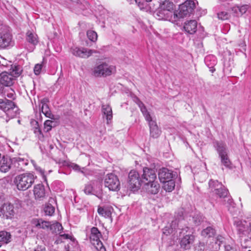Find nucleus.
<instances>
[{
    "mask_svg": "<svg viewBox=\"0 0 251 251\" xmlns=\"http://www.w3.org/2000/svg\"><path fill=\"white\" fill-rule=\"evenodd\" d=\"M192 220L195 226H198L202 221V218L200 215H196L192 217Z\"/></svg>",
    "mask_w": 251,
    "mask_h": 251,
    "instance_id": "ea45409f",
    "label": "nucleus"
},
{
    "mask_svg": "<svg viewBox=\"0 0 251 251\" xmlns=\"http://www.w3.org/2000/svg\"><path fill=\"white\" fill-rule=\"evenodd\" d=\"M98 212L100 215L105 218H110L111 215V210L108 207H99L98 209Z\"/></svg>",
    "mask_w": 251,
    "mask_h": 251,
    "instance_id": "473e14b6",
    "label": "nucleus"
},
{
    "mask_svg": "<svg viewBox=\"0 0 251 251\" xmlns=\"http://www.w3.org/2000/svg\"><path fill=\"white\" fill-rule=\"evenodd\" d=\"M19 109L14 102L13 106L10 107L9 109H8L5 113L6 115L9 118V119L14 118L19 115Z\"/></svg>",
    "mask_w": 251,
    "mask_h": 251,
    "instance_id": "c756f323",
    "label": "nucleus"
},
{
    "mask_svg": "<svg viewBox=\"0 0 251 251\" xmlns=\"http://www.w3.org/2000/svg\"><path fill=\"white\" fill-rule=\"evenodd\" d=\"M54 227L55 229H57L58 231L60 232L63 229V227L59 223H56L51 226V228Z\"/></svg>",
    "mask_w": 251,
    "mask_h": 251,
    "instance_id": "09e8293b",
    "label": "nucleus"
},
{
    "mask_svg": "<svg viewBox=\"0 0 251 251\" xmlns=\"http://www.w3.org/2000/svg\"><path fill=\"white\" fill-rule=\"evenodd\" d=\"M152 182L145 183L143 189L147 193L154 195L159 192L160 185L156 180Z\"/></svg>",
    "mask_w": 251,
    "mask_h": 251,
    "instance_id": "a211bd4d",
    "label": "nucleus"
},
{
    "mask_svg": "<svg viewBox=\"0 0 251 251\" xmlns=\"http://www.w3.org/2000/svg\"><path fill=\"white\" fill-rule=\"evenodd\" d=\"M104 184L110 191H117L120 190V183L119 178L114 174L110 173L105 176Z\"/></svg>",
    "mask_w": 251,
    "mask_h": 251,
    "instance_id": "1a4fd4ad",
    "label": "nucleus"
},
{
    "mask_svg": "<svg viewBox=\"0 0 251 251\" xmlns=\"http://www.w3.org/2000/svg\"><path fill=\"white\" fill-rule=\"evenodd\" d=\"M44 212L46 215L51 216L54 212V207L50 204L48 203L44 207Z\"/></svg>",
    "mask_w": 251,
    "mask_h": 251,
    "instance_id": "4c0bfd02",
    "label": "nucleus"
},
{
    "mask_svg": "<svg viewBox=\"0 0 251 251\" xmlns=\"http://www.w3.org/2000/svg\"><path fill=\"white\" fill-rule=\"evenodd\" d=\"M173 172L167 168H163L159 170L158 177L161 182H164L169 180H172Z\"/></svg>",
    "mask_w": 251,
    "mask_h": 251,
    "instance_id": "6ab92c4d",
    "label": "nucleus"
},
{
    "mask_svg": "<svg viewBox=\"0 0 251 251\" xmlns=\"http://www.w3.org/2000/svg\"><path fill=\"white\" fill-rule=\"evenodd\" d=\"M136 103L139 107L146 120L148 122L150 128L151 136L154 138H157L160 134V130L158 129L156 121L152 120L146 107L139 99L136 98Z\"/></svg>",
    "mask_w": 251,
    "mask_h": 251,
    "instance_id": "f03ea898",
    "label": "nucleus"
},
{
    "mask_svg": "<svg viewBox=\"0 0 251 251\" xmlns=\"http://www.w3.org/2000/svg\"><path fill=\"white\" fill-rule=\"evenodd\" d=\"M47 117L51 119H54V115L51 114L50 110L48 111H45V113H43Z\"/></svg>",
    "mask_w": 251,
    "mask_h": 251,
    "instance_id": "603ef678",
    "label": "nucleus"
},
{
    "mask_svg": "<svg viewBox=\"0 0 251 251\" xmlns=\"http://www.w3.org/2000/svg\"><path fill=\"white\" fill-rule=\"evenodd\" d=\"M28 164L27 159L21 157L12 158V170L20 172L25 171Z\"/></svg>",
    "mask_w": 251,
    "mask_h": 251,
    "instance_id": "f8f14e48",
    "label": "nucleus"
},
{
    "mask_svg": "<svg viewBox=\"0 0 251 251\" xmlns=\"http://www.w3.org/2000/svg\"><path fill=\"white\" fill-rule=\"evenodd\" d=\"M194 240V236L193 235H186L184 236L181 240L180 246L185 250L189 249Z\"/></svg>",
    "mask_w": 251,
    "mask_h": 251,
    "instance_id": "5701e85b",
    "label": "nucleus"
},
{
    "mask_svg": "<svg viewBox=\"0 0 251 251\" xmlns=\"http://www.w3.org/2000/svg\"><path fill=\"white\" fill-rule=\"evenodd\" d=\"M90 239L92 244L99 251H105V249L103 246L100 238L101 236L100 232L97 227H93L91 230Z\"/></svg>",
    "mask_w": 251,
    "mask_h": 251,
    "instance_id": "9d476101",
    "label": "nucleus"
},
{
    "mask_svg": "<svg viewBox=\"0 0 251 251\" xmlns=\"http://www.w3.org/2000/svg\"><path fill=\"white\" fill-rule=\"evenodd\" d=\"M55 161L56 162V163H58V164L62 166H65L67 164L66 161L62 159H55Z\"/></svg>",
    "mask_w": 251,
    "mask_h": 251,
    "instance_id": "6e6d98bb",
    "label": "nucleus"
},
{
    "mask_svg": "<svg viewBox=\"0 0 251 251\" xmlns=\"http://www.w3.org/2000/svg\"><path fill=\"white\" fill-rule=\"evenodd\" d=\"M174 4L170 0L162 1L158 10L155 13L156 18L158 20H167L172 15Z\"/></svg>",
    "mask_w": 251,
    "mask_h": 251,
    "instance_id": "20e7f679",
    "label": "nucleus"
},
{
    "mask_svg": "<svg viewBox=\"0 0 251 251\" xmlns=\"http://www.w3.org/2000/svg\"><path fill=\"white\" fill-rule=\"evenodd\" d=\"M51 226L49 222L43 221L42 220H38L36 224L37 227L43 229L48 228Z\"/></svg>",
    "mask_w": 251,
    "mask_h": 251,
    "instance_id": "e433bc0d",
    "label": "nucleus"
},
{
    "mask_svg": "<svg viewBox=\"0 0 251 251\" xmlns=\"http://www.w3.org/2000/svg\"><path fill=\"white\" fill-rule=\"evenodd\" d=\"M142 179L140 177L139 173L131 170L128 174V183L129 187L133 191L137 190L141 186Z\"/></svg>",
    "mask_w": 251,
    "mask_h": 251,
    "instance_id": "9b49d317",
    "label": "nucleus"
},
{
    "mask_svg": "<svg viewBox=\"0 0 251 251\" xmlns=\"http://www.w3.org/2000/svg\"><path fill=\"white\" fill-rule=\"evenodd\" d=\"M134 2H135L141 8L143 7L144 3L146 2V0H134Z\"/></svg>",
    "mask_w": 251,
    "mask_h": 251,
    "instance_id": "3c124183",
    "label": "nucleus"
},
{
    "mask_svg": "<svg viewBox=\"0 0 251 251\" xmlns=\"http://www.w3.org/2000/svg\"><path fill=\"white\" fill-rule=\"evenodd\" d=\"M101 110L103 116L106 118L107 120V124H109L111 123L113 118L111 107L108 104L102 105Z\"/></svg>",
    "mask_w": 251,
    "mask_h": 251,
    "instance_id": "393cba45",
    "label": "nucleus"
},
{
    "mask_svg": "<svg viewBox=\"0 0 251 251\" xmlns=\"http://www.w3.org/2000/svg\"><path fill=\"white\" fill-rule=\"evenodd\" d=\"M204 243H200L199 245L196 247L194 251H204Z\"/></svg>",
    "mask_w": 251,
    "mask_h": 251,
    "instance_id": "8fccbe9b",
    "label": "nucleus"
},
{
    "mask_svg": "<svg viewBox=\"0 0 251 251\" xmlns=\"http://www.w3.org/2000/svg\"><path fill=\"white\" fill-rule=\"evenodd\" d=\"M204 62L206 65L209 68L211 73L215 71L214 66L217 64V60L215 56L213 55H208L204 59Z\"/></svg>",
    "mask_w": 251,
    "mask_h": 251,
    "instance_id": "4be33fe9",
    "label": "nucleus"
},
{
    "mask_svg": "<svg viewBox=\"0 0 251 251\" xmlns=\"http://www.w3.org/2000/svg\"><path fill=\"white\" fill-rule=\"evenodd\" d=\"M13 80L14 78L12 74L6 72H2L0 74V83L2 86H10L13 84Z\"/></svg>",
    "mask_w": 251,
    "mask_h": 251,
    "instance_id": "aec40b11",
    "label": "nucleus"
},
{
    "mask_svg": "<svg viewBox=\"0 0 251 251\" xmlns=\"http://www.w3.org/2000/svg\"><path fill=\"white\" fill-rule=\"evenodd\" d=\"M234 225L236 226L240 237L251 238V220L235 221Z\"/></svg>",
    "mask_w": 251,
    "mask_h": 251,
    "instance_id": "6e6552de",
    "label": "nucleus"
},
{
    "mask_svg": "<svg viewBox=\"0 0 251 251\" xmlns=\"http://www.w3.org/2000/svg\"><path fill=\"white\" fill-rule=\"evenodd\" d=\"M181 215L179 216H177L175 220H173L172 222V223L170 225L171 230L176 229V228H178L181 230V231L180 232L182 233L183 232L185 231L187 232V230L189 229L188 227H183V225H185V220L184 219V217L183 216L182 212H181Z\"/></svg>",
    "mask_w": 251,
    "mask_h": 251,
    "instance_id": "4468645a",
    "label": "nucleus"
},
{
    "mask_svg": "<svg viewBox=\"0 0 251 251\" xmlns=\"http://www.w3.org/2000/svg\"><path fill=\"white\" fill-rule=\"evenodd\" d=\"M225 248H226V250L227 251H230V250L231 249V247L229 246H226Z\"/></svg>",
    "mask_w": 251,
    "mask_h": 251,
    "instance_id": "680f3d73",
    "label": "nucleus"
},
{
    "mask_svg": "<svg viewBox=\"0 0 251 251\" xmlns=\"http://www.w3.org/2000/svg\"><path fill=\"white\" fill-rule=\"evenodd\" d=\"M42 69V65L37 64L35 65L34 68V72L36 75H38L40 74L41 70Z\"/></svg>",
    "mask_w": 251,
    "mask_h": 251,
    "instance_id": "49530a36",
    "label": "nucleus"
},
{
    "mask_svg": "<svg viewBox=\"0 0 251 251\" xmlns=\"http://www.w3.org/2000/svg\"><path fill=\"white\" fill-rule=\"evenodd\" d=\"M22 72V70L21 67L19 66H15L14 68L13 69L12 72V75L14 77H17L19 76Z\"/></svg>",
    "mask_w": 251,
    "mask_h": 251,
    "instance_id": "a19ab883",
    "label": "nucleus"
},
{
    "mask_svg": "<svg viewBox=\"0 0 251 251\" xmlns=\"http://www.w3.org/2000/svg\"><path fill=\"white\" fill-rule=\"evenodd\" d=\"M208 184L209 189L213 192H215L223 186L222 184L217 180H210Z\"/></svg>",
    "mask_w": 251,
    "mask_h": 251,
    "instance_id": "7c9ffc66",
    "label": "nucleus"
},
{
    "mask_svg": "<svg viewBox=\"0 0 251 251\" xmlns=\"http://www.w3.org/2000/svg\"><path fill=\"white\" fill-rule=\"evenodd\" d=\"M129 3H133L134 0H126Z\"/></svg>",
    "mask_w": 251,
    "mask_h": 251,
    "instance_id": "0e129e2a",
    "label": "nucleus"
},
{
    "mask_svg": "<svg viewBox=\"0 0 251 251\" xmlns=\"http://www.w3.org/2000/svg\"><path fill=\"white\" fill-rule=\"evenodd\" d=\"M163 233L167 235L168 234H170V231H168V232H167V230L164 229V230L163 231Z\"/></svg>",
    "mask_w": 251,
    "mask_h": 251,
    "instance_id": "052dcab7",
    "label": "nucleus"
},
{
    "mask_svg": "<svg viewBox=\"0 0 251 251\" xmlns=\"http://www.w3.org/2000/svg\"><path fill=\"white\" fill-rule=\"evenodd\" d=\"M156 179V175L154 170L145 168L143 169V174L142 176V182L147 183L148 182H153Z\"/></svg>",
    "mask_w": 251,
    "mask_h": 251,
    "instance_id": "2eb2a0df",
    "label": "nucleus"
},
{
    "mask_svg": "<svg viewBox=\"0 0 251 251\" xmlns=\"http://www.w3.org/2000/svg\"><path fill=\"white\" fill-rule=\"evenodd\" d=\"M26 41L33 46H35L38 42L37 34L30 30L27 31L26 33Z\"/></svg>",
    "mask_w": 251,
    "mask_h": 251,
    "instance_id": "cd10ccee",
    "label": "nucleus"
},
{
    "mask_svg": "<svg viewBox=\"0 0 251 251\" xmlns=\"http://www.w3.org/2000/svg\"><path fill=\"white\" fill-rule=\"evenodd\" d=\"M162 183H163V188L166 191L172 192L175 189V182L173 179L169 180Z\"/></svg>",
    "mask_w": 251,
    "mask_h": 251,
    "instance_id": "2f4dec72",
    "label": "nucleus"
},
{
    "mask_svg": "<svg viewBox=\"0 0 251 251\" xmlns=\"http://www.w3.org/2000/svg\"><path fill=\"white\" fill-rule=\"evenodd\" d=\"M93 190V186L91 184H87L86 185L84 191L86 194H91Z\"/></svg>",
    "mask_w": 251,
    "mask_h": 251,
    "instance_id": "c03bdc74",
    "label": "nucleus"
},
{
    "mask_svg": "<svg viewBox=\"0 0 251 251\" xmlns=\"http://www.w3.org/2000/svg\"><path fill=\"white\" fill-rule=\"evenodd\" d=\"M34 251H52L49 248H46L45 246H38Z\"/></svg>",
    "mask_w": 251,
    "mask_h": 251,
    "instance_id": "de8ad7c7",
    "label": "nucleus"
},
{
    "mask_svg": "<svg viewBox=\"0 0 251 251\" xmlns=\"http://www.w3.org/2000/svg\"><path fill=\"white\" fill-rule=\"evenodd\" d=\"M243 247L245 248H247L246 246H243Z\"/></svg>",
    "mask_w": 251,
    "mask_h": 251,
    "instance_id": "774afa93",
    "label": "nucleus"
},
{
    "mask_svg": "<svg viewBox=\"0 0 251 251\" xmlns=\"http://www.w3.org/2000/svg\"><path fill=\"white\" fill-rule=\"evenodd\" d=\"M61 236L65 237V238L66 239H68L69 238V235L68 234H64L62 235Z\"/></svg>",
    "mask_w": 251,
    "mask_h": 251,
    "instance_id": "e2e57ef3",
    "label": "nucleus"
},
{
    "mask_svg": "<svg viewBox=\"0 0 251 251\" xmlns=\"http://www.w3.org/2000/svg\"><path fill=\"white\" fill-rule=\"evenodd\" d=\"M31 162L32 164H33V165L34 166L35 170L37 171H38V172H39L42 176H44V171L43 170H42L41 167L38 166L36 164L35 161H34L33 160H31Z\"/></svg>",
    "mask_w": 251,
    "mask_h": 251,
    "instance_id": "a18cd8bd",
    "label": "nucleus"
},
{
    "mask_svg": "<svg viewBox=\"0 0 251 251\" xmlns=\"http://www.w3.org/2000/svg\"><path fill=\"white\" fill-rule=\"evenodd\" d=\"M88 39L92 42H95L97 40L98 35L97 33L93 30H88L87 32Z\"/></svg>",
    "mask_w": 251,
    "mask_h": 251,
    "instance_id": "58836bf2",
    "label": "nucleus"
},
{
    "mask_svg": "<svg viewBox=\"0 0 251 251\" xmlns=\"http://www.w3.org/2000/svg\"><path fill=\"white\" fill-rule=\"evenodd\" d=\"M14 206L10 203H4L0 208V216L3 218L10 219L14 216Z\"/></svg>",
    "mask_w": 251,
    "mask_h": 251,
    "instance_id": "dca6fc26",
    "label": "nucleus"
},
{
    "mask_svg": "<svg viewBox=\"0 0 251 251\" xmlns=\"http://www.w3.org/2000/svg\"><path fill=\"white\" fill-rule=\"evenodd\" d=\"M71 52L76 57L88 58L93 53H96V51L84 48L74 47L71 49Z\"/></svg>",
    "mask_w": 251,
    "mask_h": 251,
    "instance_id": "ddd939ff",
    "label": "nucleus"
},
{
    "mask_svg": "<svg viewBox=\"0 0 251 251\" xmlns=\"http://www.w3.org/2000/svg\"><path fill=\"white\" fill-rule=\"evenodd\" d=\"M215 230L212 227L209 226L201 231V235L204 237H210L214 235Z\"/></svg>",
    "mask_w": 251,
    "mask_h": 251,
    "instance_id": "72a5a7b5",
    "label": "nucleus"
},
{
    "mask_svg": "<svg viewBox=\"0 0 251 251\" xmlns=\"http://www.w3.org/2000/svg\"><path fill=\"white\" fill-rule=\"evenodd\" d=\"M72 167L75 170H79L80 169L79 166L77 164H73Z\"/></svg>",
    "mask_w": 251,
    "mask_h": 251,
    "instance_id": "13d9d810",
    "label": "nucleus"
},
{
    "mask_svg": "<svg viewBox=\"0 0 251 251\" xmlns=\"http://www.w3.org/2000/svg\"><path fill=\"white\" fill-rule=\"evenodd\" d=\"M11 235L10 233L5 231L0 232V242L8 243L10 241Z\"/></svg>",
    "mask_w": 251,
    "mask_h": 251,
    "instance_id": "c9c22d12",
    "label": "nucleus"
},
{
    "mask_svg": "<svg viewBox=\"0 0 251 251\" xmlns=\"http://www.w3.org/2000/svg\"><path fill=\"white\" fill-rule=\"evenodd\" d=\"M3 95L9 99L14 100L16 94L15 91L10 88L5 89L3 86L0 84V95Z\"/></svg>",
    "mask_w": 251,
    "mask_h": 251,
    "instance_id": "bb28decb",
    "label": "nucleus"
},
{
    "mask_svg": "<svg viewBox=\"0 0 251 251\" xmlns=\"http://www.w3.org/2000/svg\"><path fill=\"white\" fill-rule=\"evenodd\" d=\"M40 149H41V151H42V152H44L43 150V149H42V146H40Z\"/></svg>",
    "mask_w": 251,
    "mask_h": 251,
    "instance_id": "338daca9",
    "label": "nucleus"
},
{
    "mask_svg": "<svg viewBox=\"0 0 251 251\" xmlns=\"http://www.w3.org/2000/svg\"><path fill=\"white\" fill-rule=\"evenodd\" d=\"M13 106V102L6 99H0V109L5 114L10 107Z\"/></svg>",
    "mask_w": 251,
    "mask_h": 251,
    "instance_id": "c85d7f7f",
    "label": "nucleus"
},
{
    "mask_svg": "<svg viewBox=\"0 0 251 251\" xmlns=\"http://www.w3.org/2000/svg\"><path fill=\"white\" fill-rule=\"evenodd\" d=\"M248 8L249 5L246 4L239 6V9H237L239 10V15L241 16L245 14L247 12Z\"/></svg>",
    "mask_w": 251,
    "mask_h": 251,
    "instance_id": "37998d69",
    "label": "nucleus"
},
{
    "mask_svg": "<svg viewBox=\"0 0 251 251\" xmlns=\"http://www.w3.org/2000/svg\"><path fill=\"white\" fill-rule=\"evenodd\" d=\"M214 147L221 158V163L226 167H231V162L228 156V150L224 142H216Z\"/></svg>",
    "mask_w": 251,
    "mask_h": 251,
    "instance_id": "0eeeda50",
    "label": "nucleus"
},
{
    "mask_svg": "<svg viewBox=\"0 0 251 251\" xmlns=\"http://www.w3.org/2000/svg\"><path fill=\"white\" fill-rule=\"evenodd\" d=\"M10 169L12 170V158L7 156H3L0 160V171L2 172H7Z\"/></svg>",
    "mask_w": 251,
    "mask_h": 251,
    "instance_id": "f3484780",
    "label": "nucleus"
},
{
    "mask_svg": "<svg viewBox=\"0 0 251 251\" xmlns=\"http://www.w3.org/2000/svg\"><path fill=\"white\" fill-rule=\"evenodd\" d=\"M37 131L39 132L40 133H41V130H40V128H39L38 127H36V128H35V132H37Z\"/></svg>",
    "mask_w": 251,
    "mask_h": 251,
    "instance_id": "bf43d9fd",
    "label": "nucleus"
},
{
    "mask_svg": "<svg viewBox=\"0 0 251 251\" xmlns=\"http://www.w3.org/2000/svg\"><path fill=\"white\" fill-rule=\"evenodd\" d=\"M215 194L219 196L220 198L226 199L225 201H227V203L229 205H231L232 203V200L230 196H228V191L227 189L223 188V186L221 188H220L218 191H216Z\"/></svg>",
    "mask_w": 251,
    "mask_h": 251,
    "instance_id": "b1692460",
    "label": "nucleus"
},
{
    "mask_svg": "<svg viewBox=\"0 0 251 251\" xmlns=\"http://www.w3.org/2000/svg\"><path fill=\"white\" fill-rule=\"evenodd\" d=\"M36 176L31 173H25L16 176L14 178V183L19 191H25L31 187Z\"/></svg>",
    "mask_w": 251,
    "mask_h": 251,
    "instance_id": "f257e3e1",
    "label": "nucleus"
},
{
    "mask_svg": "<svg viewBox=\"0 0 251 251\" xmlns=\"http://www.w3.org/2000/svg\"><path fill=\"white\" fill-rule=\"evenodd\" d=\"M13 45L12 36L8 28L3 25L0 26V48L6 49L12 47Z\"/></svg>",
    "mask_w": 251,
    "mask_h": 251,
    "instance_id": "423d86ee",
    "label": "nucleus"
},
{
    "mask_svg": "<svg viewBox=\"0 0 251 251\" xmlns=\"http://www.w3.org/2000/svg\"><path fill=\"white\" fill-rule=\"evenodd\" d=\"M46 143H47L46 148H44V150L46 151H50L51 150H52L54 148V145H53V144L49 145L48 142H46Z\"/></svg>",
    "mask_w": 251,
    "mask_h": 251,
    "instance_id": "864d4df0",
    "label": "nucleus"
},
{
    "mask_svg": "<svg viewBox=\"0 0 251 251\" xmlns=\"http://www.w3.org/2000/svg\"><path fill=\"white\" fill-rule=\"evenodd\" d=\"M116 71L115 66L110 65L106 61H101L94 68L93 73L96 77H106L115 73Z\"/></svg>",
    "mask_w": 251,
    "mask_h": 251,
    "instance_id": "7ed1b4c3",
    "label": "nucleus"
},
{
    "mask_svg": "<svg viewBox=\"0 0 251 251\" xmlns=\"http://www.w3.org/2000/svg\"><path fill=\"white\" fill-rule=\"evenodd\" d=\"M56 122L51 120H46L44 123V131L48 132L50 131L53 127L55 126Z\"/></svg>",
    "mask_w": 251,
    "mask_h": 251,
    "instance_id": "f704fd0d",
    "label": "nucleus"
},
{
    "mask_svg": "<svg viewBox=\"0 0 251 251\" xmlns=\"http://www.w3.org/2000/svg\"><path fill=\"white\" fill-rule=\"evenodd\" d=\"M196 7V3L194 0H187L179 6L178 10L174 13V18L180 19L190 16Z\"/></svg>",
    "mask_w": 251,
    "mask_h": 251,
    "instance_id": "39448f33",
    "label": "nucleus"
},
{
    "mask_svg": "<svg viewBox=\"0 0 251 251\" xmlns=\"http://www.w3.org/2000/svg\"><path fill=\"white\" fill-rule=\"evenodd\" d=\"M49 110H50V109L47 104L44 103L42 104L41 110L43 113H44L45 111H48Z\"/></svg>",
    "mask_w": 251,
    "mask_h": 251,
    "instance_id": "4d7b16f0",
    "label": "nucleus"
},
{
    "mask_svg": "<svg viewBox=\"0 0 251 251\" xmlns=\"http://www.w3.org/2000/svg\"><path fill=\"white\" fill-rule=\"evenodd\" d=\"M229 16V14L226 11H222L218 14V18L222 20L227 19Z\"/></svg>",
    "mask_w": 251,
    "mask_h": 251,
    "instance_id": "79ce46f5",
    "label": "nucleus"
},
{
    "mask_svg": "<svg viewBox=\"0 0 251 251\" xmlns=\"http://www.w3.org/2000/svg\"><path fill=\"white\" fill-rule=\"evenodd\" d=\"M152 0H146V2H151V1Z\"/></svg>",
    "mask_w": 251,
    "mask_h": 251,
    "instance_id": "69168bd1",
    "label": "nucleus"
},
{
    "mask_svg": "<svg viewBox=\"0 0 251 251\" xmlns=\"http://www.w3.org/2000/svg\"><path fill=\"white\" fill-rule=\"evenodd\" d=\"M33 193L36 200H43L46 197L44 185L42 184L36 185L34 187Z\"/></svg>",
    "mask_w": 251,
    "mask_h": 251,
    "instance_id": "412c9836",
    "label": "nucleus"
},
{
    "mask_svg": "<svg viewBox=\"0 0 251 251\" xmlns=\"http://www.w3.org/2000/svg\"><path fill=\"white\" fill-rule=\"evenodd\" d=\"M197 22L195 20H190L186 22L184 25L185 30L190 33L193 34L197 30Z\"/></svg>",
    "mask_w": 251,
    "mask_h": 251,
    "instance_id": "a878e982",
    "label": "nucleus"
},
{
    "mask_svg": "<svg viewBox=\"0 0 251 251\" xmlns=\"http://www.w3.org/2000/svg\"><path fill=\"white\" fill-rule=\"evenodd\" d=\"M239 9V6H234L232 8V11L233 13H234L236 15V16H241L240 15H239V10H238V9Z\"/></svg>",
    "mask_w": 251,
    "mask_h": 251,
    "instance_id": "5fc2aeb1",
    "label": "nucleus"
}]
</instances>
